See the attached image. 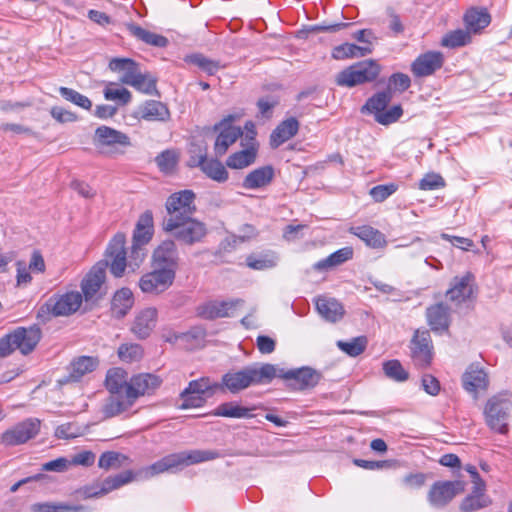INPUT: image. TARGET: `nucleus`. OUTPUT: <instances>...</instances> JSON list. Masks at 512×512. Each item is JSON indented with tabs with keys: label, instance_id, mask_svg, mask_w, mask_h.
Returning <instances> with one entry per match:
<instances>
[{
	"label": "nucleus",
	"instance_id": "obj_1",
	"mask_svg": "<svg viewBox=\"0 0 512 512\" xmlns=\"http://www.w3.org/2000/svg\"><path fill=\"white\" fill-rule=\"evenodd\" d=\"M277 375V367L270 363L249 365L222 376L219 390L236 394L252 385L270 383Z\"/></svg>",
	"mask_w": 512,
	"mask_h": 512
},
{
	"label": "nucleus",
	"instance_id": "obj_2",
	"mask_svg": "<svg viewBox=\"0 0 512 512\" xmlns=\"http://www.w3.org/2000/svg\"><path fill=\"white\" fill-rule=\"evenodd\" d=\"M82 299V294L77 291L62 295L55 294L39 307L36 318L40 323L45 324L52 317L69 316L79 309Z\"/></svg>",
	"mask_w": 512,
	"mask_h": 512
},
{
	"label": "nucleus",
	"instance_id": "obj_3",
	"mask_svg": "<svg viewBox=\"0 0 512 512\" xmlns=\"http://www.w3.org/2000/svg\"><path fill=\"white\" fill-rule=\"evenodd\" d=\"M42 336L37 325L29 328L18 327L0 339V358H4L18 349L23 355L31 353Z\"/></svg>",
	"mask_w": 512,
	"mask_h": 512
},
{
	"label": "nucleus",
	"instance_id": "obj_4",
	"mask_svg": "<svg viewBox=\"0 0 512 512\" xmlns=\"http://www.w3.org/2000/svg\"><path fill=\"white\" fill-rule=\"evenodd\" d=\"M220 457L216 450H189L169 454L151 465L153 474L163 473L182 466H189L206 461L215 460Z\"/></svg>",
	"mask_w": 512,
	"mask_h": 512
},
{
	"label": "nucleus",
	"instance_id": "obj_5",
	"mask_svg": "<svg viewBox=\"0 0 512 512\" xmlns=\"http://www.w3.org/2000/svg\"><path fill=\"white\" fill-rule=\"evenodd\" d=\"M163 229L167 232H173V236L186 245L202 242L207 234L206 225L192 217L182 220L168 218L163 222Z\"/></svg>",
	"mask_w": 512,
	"mask_h": 512
},
{
	"label": "nucleus",
	"instance_id": "obj_6",
	"mask_svg": "<svg viewBox=\"0 0 512 512\" xmlns=\"http://www.w3.org/2000/svg\"><path fill=\"white\" fill-rule=\"evenodd\" d=\"M219 391V382L212 381L209 377H201L192 380L188 386L180 393L182 400L180 409L199 408L206 403V398L213 396Z\"/></svg>",
	"mask_w": 512,
	"mask_h": 512
},
{
	"label": "nucleus",
	"instance_id": "obj_7",
	"mask_svg": "<svg viewBox=\"0 0 512 512\" xmlns=\"http://www.w3.org/2000/svg\"><path fill=\"white\" fill-rule=\"evenodd\" d=\"M380 73V65L374 60L358 62L336 75L335 82L341 87H354L375 80Z\"/></svg>",
	"mask_w": 512,
	"mask_h": 512
},
{
	"label": "nucleus",
	"instance_id": "obj_8",
	"mask_svg": "<svg viewBox=\"0 0 512 512\" xmlns=\"http://www.w3.org/2000/svg\"><path fill=\"white\" fill-rule=\"evenodd\" d=\"M512 410V402L503 396L491 397L484 408L487 426L500 434L508 432V419Z\"/></svg>",
	"mask_w": 512,
	"mask_h": 512
},
{
	"label": "nucleus",
	"instance_id": "obj_9",
	"mask_svg": "<svg viewBox=\"0 0 512 512\" xmlns=\"http://www.w3.org/2000/svg\"><path fill=\"white\" fill-rule=\"evenodd\" d=\"M392 100L390 89L378 92L369 98L362 110H367L374 114L375 121L382 125H389L396 122L403 114L402 107L395 105L386 110L387 105Z\"/></svg>",
	"mask_w": 512,
	"mask_h": 512
},
{
	"label": "nucleus",
	"instance_id": "obj_10",
	"mask_svg": "<svg viewBox=\"0 0 512 512\" xmlns=\"http://www.w3.org/2000/svg\"><path fill=\"white\" fill-rule=\"evenodd\" d=\"M94 144L102 154L114 156L123 154L124 150L131 146L130 137L108 126H100L95 131Z\"/></svg>",
	"mask_w": 512,
	"mask_h": 512
},
{
	"label": "nucleus",
	"instance_id": "obj_11",
	"mask_svg": "<svg viewBox=\"0 0 512 512\" xmlns=\"http://www.w3.org/2000/svg\"><path fill=\"white\" fill-rule=\"evenodd\" d=\"M125 244V234L117 233L108 244L105 252L106 259L101 261L107 263V267L110 268V272L117 278L123 276L127 267V252Z\"/></svg>",
	"mask_w": 512,
	"mask_h": 512
},
{
	"label": "nucleus",
	"instance_id": "obj_12",
	"mask_svg": "<svg viewBox=\"0 0 512 512\" xmlns=\"http://www.w3.org/2000/svg\"><path fill=\"white\" fill-rule=\"evenodd\" d=\"M276 377L283 379L291 389L305 390L315 387L321 379V374L311 367H301L287 371L277 368Z\"/></svg>",
	"mask_w": 512,
	"mask_h": 512
},
{
	"label": "nucleus",
	"instance_id": "obj_13",
	"mask_svg": "<svg viewBox=\"0 0 512 512\" xmlns=\"http://www.w3.org/2000/svg\"><path fill=\"white\" fill-rule=\"evenodd\" d=\"M152 271L145 273L139 280V287L143 293L159 295L168 290L174 283L176 275L163 269L152 267Z\"/></svg>",
	"mask_w": 512,
	"mask_h": 512
},
{
	"label": "nucleus",
	"instance_id": "obj_14",
	"mask_svg": "<svg viewBox=\"0 0 512 512\" xmlns=\"http://www.w3.org/2000/svg\"><path fill=\"white\" fill-rule=\"evenodd\" d=\"M153 236V215L147 210L142 213L137 221L136 228L133 233V245L131 258L142 262L144 258L143 246L146 245Z\"/></svg>",
	"mask_w": 512,
	"mask_h": 512
},
{
	"label": "nucleus",
	"instance_id": "obj_15",
	"mask_svg": "<svg viewBox=\"0 0 512 512\" xmlns=\"http://www.w3.org/2000/svg\"><path fill=\"white\" fill-rule=\"evenodd\" d=\"M464 490L465 483L463 481H437L428 492V501L435 508H443Z\"/></svg>",
	"mask_w": 512,
	"mask_h": 512
},
{
	"label": "nucleus",
	"instance_id": "obj_16",
	"mask_svg": "<svg viewBox=\"0 0 512 512\" xmlns=\"http://www.w3.org/2000/svg\"><path fill=\"white\" fill-rule=\"evenodd\" d=\"M40 430V421L36 418L26 419L1 435V442L5 446L24 444L34 438Z\"/></svg>",
	"mask_w": 512,
	"mask_h": 512
},
{
	"label": "nucleus",
	"instance_id": "obj_17",
	"mask_svg": "<svg viewBox=\"0 0 512 512\" xmlns=\"http://www.w3.org/2000/svg\"><path fill=\"white\" fill-rule=\"evenodd\" d=\"M152 267L169 270L176 275L179 267V253L173 240H164L154 249Z\"/></svg>",
	"mask_w": 512,
	"mask_h": 512
},
{
	"label": "nucleus",
	"instance_id": "obj_18",
	"mask_svg": "<svg viewBox=\"0 0 512 512\" xmlns=\"http://www.w3.org/2000/svg\"><path fill=\"white\" fill-rule=\"evenodd\" d=\"M195 194L191 190H183L172 194L166 201L169 218L179 220L189 218L195 212Z\"/></svg>",
	"mask_w": 512,
	"mask_h": 512
},
{
	"label": "nucleus",
	"instance_id": "obj_19",
	"mask_svg": "<svg viewBox=\"0 0 512 512\" xmlns=\"http://www.w3.org/2000/svg\"><path fill=\"white\" fill-rule=\"evenodd\" d=\"M162 384V379L152 373H140L129 379L127 394L136 402L139 397L152 395Z\"/></svg>",
	"mask_w": 512,
	"mask_h": 512
},
{
	"label": "nucleus",
	"instance_id": "obj_20",
	"mask_svg": "<svg viewBox=\"0 0 512 512\" xmlns=\"http://www.w3.org/2000/svg\"><path fill=\"white\" fill-rule=\"evenodd\" d=\"M232 118V116H229L214 126L215 130L220 131L214 144V151L217 156H223L228 148L243 135L240 127L229 124Z\"/></svg>",
	"mask_w": 512,
	"mask_h": 512
},
{
	"label": "nucleus",
	"instance_id": "obj_21",
	"mask_svg": "<svg viewBox=\"0 0 512 512\" xmlns=\"http://www.w3.org/2000/svg\"><path fill=\"white\" fill-rule=\"evenodd\" d=\"M99 365V359L92 356L74 358L67 367V375L58 380L59 385L78 382L86 374L93 372Z\"/></svg>",
	"mask_w": 512,
	"mask_h": 512
},
{
	"label": "nucleus",
	"instance_id": "obj_22",
	"mask_svg": "<svg viewBox=\"0 0 512 512\" xmlns=\"http://www.w3.org/2000/svg\"><path fill=\"white\" fill-rule=\"evenodd\" d=\"M475 294L474 276L466 273L452 280L451 288L446 292L447 299L456 306L471 299Z\"/></svg>",
	"mask_w": 512,
	"mask_h": 512
},
{
	"label": "nucleus",
	"instance_id": "obj_23",
	"mask_svg": "<svg viewBox=\"0 0 512 512\" xmlns=\"http://www.w3.org/2000/svg\"><path fill=\"white\" fill-rule=\"evenodd\" d=\"M412 359L416 366L425 368L432 360L431 338L428 331L417 330L412 338Z\"/></svg>",
	"mask_w": 512,
	"mask_h": 512
},
{
	"label": "nucleus",
	"instance_id": "obj_24",
	"mask_svg": "<svg viewBox=\"0 0 512 512\" xmlns=\"http://www.w3.org/2000/svg\"><path fill=\"white\" fill-rule=\"evenodd\" d=\"M444 58L441 52L429 51L419 55L411 65V71L416 77H426L433 74L443 65Z\"/></svg>",
	"mask_w": 512,
	"mask_h": 512
},
{
	"label": "nucleus",
	"instance_id": "obj_25",
	"mask_svg": "<svg viewBox=\"0 0 512 512\" xmlns=\"http://www.w3.org/2000/svg\"><path fill=\"white\" fill-rule=\"evenodd\" d=\"M107 263L97 262L81 282V289L86 301L91 300L103 285L106 277Z\"/></svg>",
	"mask_w": 512,
	"mask_h": 512
},
{
	"label": "nucleus",
	"instance_id": "obj_26",
	"mask_svg": "<svg viewBox=\"0 0 512 512\" xmlns=\"http://www.w3.org/2000/svg\"><path fill=\"white\" fill-rule=\"evenodd\" d=\"M188 165L190 167H200L214 181L221 183L228 179V172L223 164L216 159L208 160L204 151L197 158L194 157L192 160H188Z\"/></svg>",
	"mask_w": 512,
	"mask_h": 512
},
{
	"label": "nucleus",
	"instance_id": "obj_27",
	"mask_svg": "<svg viewBox=\"0 0 512 512\" xmlns=\"http://www.w3.org/2000/svg\"><path fill=\"white\" fill-rule=\"evenodd\" d=\"M158 312L154 307H148L140 311L131 327L133 334L139 339L150 336L157 323Z\"/></svg>",
	"mask_w": 512,
	"mask_h": 512
},
{
	"label": "nucleus",
	"instance_id": "obj_28",
	"mask_svg": "<svg viewBox=\"0 0 512 512\" xmlns=\"http://www.w3.org/2000/svg\"><path fill=\"white\" fill-rule=\"evenodd\" d=\"M134 404L127 393L124 395L110 393L101 406V413L104 419L113 418L128 411Z\"/></svg>",
	"mask_w": 512,
	"mask_h": 512
},
{
	"label": "nucleus",
	"instance_id": "obj_29",
	"mask_svg": "<svg viewBox=\"0 0 512 512\" xmlns=\"http://www.w3.org/2000/svg\"><path fill=\"white\" fill-rule=\"evenodd\" d=\"M243 301L240 299L231 301H211L199 307V315L204 319H216L230 316V310L236 308Z\"/></svg>",
	"mask_w": 512,
	"mask_h": 512
},
{
	"label": "nucleus",
	"instance_id": "obj_30",
	"mask_svg": "<svg viewBox=\"0 0 512 512\" xmlns=\"http://www.w3.org/2000/svg\"><path fill=\"white\" fill-rule=\"evenodd\" d=\"M299 130V122L296 118L291 117L282 121L270 135V145L278 148L286 141L294 137Z\"/></svg>",
	"mask_w": 512,
	"mask_h": 512
},
{
	"label": "nucleus",
	"instance_id": "obj_31",
	"mask_svg": "<svg viewBox=\"0 0 512 512\" xmlns=\"http://www.w3.org/2000/svg\"><path fill=\"white\" fill-rule=\"evenodd\" d=\"M429 326L434 331H446L450 324V309L444 303H437L427 308Z\"/></svg>",
	"mask_w": 512,
	"mask_h": 512
},
{
	"label": "nucleus",
	"instance_id": "obj_32",
	"mask_svg": "<svg viewBox=\"0 0 512 512\" xmlns=\"http://www.w3.org/2000/svg\"><path fill=\"white\" fill-rule=\"evenodd\" d=\"M465 390L476 393L478 390H485L488 387V376L478 366L470 365L462 377Z\"/></svg>",
	"mask_w": 512,
	"mask_h": 512
},
{
	"label": "nucleus",
	"instance_id": "obj_33",
	"mask_svg": "<svg viewBox=\"0 0 512 512\" xmlns=\"http://www.w3.org/2000/svg\"><path fill=\"white\" fill-rule=\"evenodd\" d=\"M109 69L114 72H123L120 81L130 85L128 81H134L141 73L139 65L130 58H113L109 62Z\"/></svg>",
	"mask_w": 512,
	"mask_h": 512
},
{
	"label": "nucleus",
	"instance_id": "obj_34",
	"mask_svg": "<svg viewBox=\"0 0 512 512\" xmlns=\"http://www.w3.org/2000/svg\"><path fill=\"white\" fill-rule=\"evenodd\" d=\"M274 175V168L271 165L254 169L246 175L242 186L245 189H258L265 187L272 182Z\"/></svg>",
	"mask_w": 512,
	"mask_h": 512
},
{
	"label": "nucleus",
	"instance_id": "obj_35",
	"mask_svg": "<svg viewBox=\"0 0 512 512\" xmlns=\"http://www.w3.org/2000/svg\"><path fill=\"white\" fill-rule=\"evenodd\" d=\"M318 313L327 321L336 322L344 315L342 304L334 298L319 297L316 300Z\"/></svg>",
	"mask_w": 512,
	"mask_h": 512
},
{
	"label": "nucleus",
	"instance_id": "obj_36",
	"mask_svg": "<svg viewBox=\"0 0 512 512\" xmlns=\"http://www.w3.org/2000/svg\"><path fill=\"white\" fill-rule=\"evenodd\" d=\"M464 22L469 33H479L491 22V16L485 8H471L464 15Z\"/></svg>",
	"mask_w": 512,
	"mask_h": 512
},
{
	"label": "nucleus",
	"instance_id": "obj_37",
	"mask_svg": "<svg viewBox=\"0 0 512 512\" xmlns=\"http://www.w3.org/2000/svg\"><path fill=\"white\" fill-rule=\"evenodd\" d=\"M350 233L372 248H383L387 243L382 232L368 225L351 227Z\"/></svg>",
	"mask_w": 512,
	"mask_h": 512
},
{
	"label": "nucleus",
	"instance_id": "obj_38",
	"mask_svg": "<svg viewBox=\"0 0 512 512\" xmlns=\"http://www.w3.org/2000/svg\"><path fill=\"white\" fill-rule=\"evenodd\" d=\"M128 385V374L124 369L112 368L108 370L105 378V386L109 393L126 394Z\"/></svg>",
	"mask_w": 512,
	"mask_h": 512
},
{
	"label": "nucleus",
	"instance_id": "obj_39",
	"mask_svg": "<svg viewBox=\"0 0 512 512\" xmlns=\"http://www.w3.org/2000/svg\"><path fill=\"white\" fill-rule=\"evenodd\" d=\"M141 118L147 121H167L170 118L169 109L165 104L156 100L146 101L140 107Z\"/></svg>",
	"mask_w": 512,
	"mask_h": 512
},
{
	"label": "nucleus",
	"instance_id": "obj_40",
	"mask_svg": "<svg viewBox=\"0 0 512 512\" xmlns=\"http://www.w3.org/2000/svg\"><path fill=\"white\" fill-rule=\"evenodd\" d=\"M247 147L241 151L230 155L226 161V165L232 169H243L255 162L257 147L252 144H246Z\"/></svg>",
	"mask_w": 512,
	"mask_h": 512
},
{
	"label": "nucleus",
	"instance_id": "obj_41",
	"mask_svg": "<svg viewBox=\"0 0 512 512\" xmlns=\"http://www.w3.org/2000/svg\"><path fill=\"white\" fill-rule=\"evenodd\" d=\"M353 257L351 247L341 248L313 265L314 270L324 271L339 266Z\"/></svg>",
	"mask_w": 512,
	"mask_h": 512
},
{
	"label": "nucleus",
	"instance_id": "obj_42",
	"mask_svg": "<svg viewBox=\"0 0 512 512\" xmlns=\"http://www.w3.org/2000/svg\"><path fill=\"white\" fill-rule=\"evenodd\" d=\"M133 294L129 288L118 290L112 299L111 308L117 318L124 317L133 306Z\"/></svg>",
	"mask_w": 512,
	"mask_h": 512
},
{
	"label": "nucleus",
	"instance_id": "obj_43",
	"mask_svg": "<svg viewBox=\"0 0 512 512\" xmlns=\"http://www.w3.org/2000/svg\"><path fill=\"white\" fill-rule=\"evenodd\" d=\"M372 52L370 46H358L352 43H344L336 46L332 51V57L337 60L364 57Z\"/></svg>",
	"mask_w": 512,
	"mask_h": 512
},
{
	"label": "nucleus",
	"instance_id": "obj_44",
	"mask_svg": "<svg viewBox=\"0 0 512 512\" xmlns=\"http://www.w3.org/2000/svg\"><path fill=\"white\" fill-rule=\"evenodd\" d=\"M32 512H86V507L82 505H69L66 503H35L31 505Z\"/></svg>",
	"mask_w": 512,
	"mask_h": 512
},
{
	"label": "nucleus",
	"instance_id": "obj_45",
	"mask_svg": "<svg viewBox=\"0 0 512 512\" xmlns=\"http://www.w3.org/2000/svg\"><path fill=\"white\" fill-rule=\"evenodd\" d=\"M215 416L229 418H250L252 414L250 409L236 405L234 402H226L220 404L213 413Z\"/></svg>",
	"mask_w": 512,
	"mask_h": 512
},
{
	"label": "nucleus",
	"instance_id": "obj_46",
	"mask_svg": "<svg viewBox=\"0 0 512 512\" xmlns=\"http://www.w3.org/2000/svg\"><path fill=\"white\" fill-rule=\"evenodd\" d=\"M133 479V473L131 471H125L115 476H109L103 481L99 482L102 495H106L109 492L120 488L121 486L131 482Z\"/></svg>",
	"mask_w": 512,
	"mask_h": 512
},
{
	"label": "nucleus",
	"instance_id": "obj_47",
	"mask_svg": "<svg viewBox=\"0 0 512 512\" xmlns=\"http://www.w3.org/2000/svg\"><path fill=\"white\" fill-rule=\"evenodd\" d=\"M367 338L359 336L353 338L351 341H337V347L351 357H356L362 354L367 346Z\"/></svg>",
	"mask_w": 512,
	"mask_h": 512
},
{
	"label": "nucleus",
	"instance_id": "obj_48",
	"mask_svg": "<svg viewBox=\"0 0 512 512\" xmlns=\"http://www.w3.org/2000/svg\"><path fill=\"white\" fill-rule=\"evenodd\" d=\"M471 41L469 31L457 29L447 33L441 40V45L448 48L462 47Z\"/></svg>",
	"mask_w": 512,
	"mask_h": 512
},
{
	"label": "nucleus",
	"instance_id": "obj_49",
	"mask_svg": "<svg viewBox=\"0 0 512 512\" xmlns=\"http://www.w3.org/2000/svg\"><path fill=\"white\" fill-rule=\"evenodd\" d=\"M384 374L396 382H404L409 378V373L403 368L399 360H389L383 363Z\"/></svg>",
	"mask_w": 512,
	"mask_h": 512
},
{
	"label": "nucleus",
	"instance_id": "obj_50",
	"mask_svg": "<svg viewBox=\"0 0 512 512\" xmlns=\"http://www.w3.org/2000/svg\"><path fill=\"white\" fill-rule=\"evenodd\" d=\"M130 86L134 87L136 90L148 94H158L157 88H156V78L152 77L150 74H143L140 73V75L134 80L129 81Z\"/></svg>",
	"mask_w": 512,
	"mask_h": 512
},
{
	"label": "nucleus",
	"instance_id": "obj_51",
	"mask_svg": "<svg viewBox=\"0 0 512 512\" xmlns=\"http://www.w3.org/2000/svg\"><path fill=\"white\" fill-rule=\"evenodd\" d=\"M119 358L127 363L139 361L143 356L141 345L136 343L122 344L118 348Z\"/></svg>",
	"mask_w": 512,
	"mask_h": 512
},
{
	"label": "nucleus",
	"instance_id": "obj_52",
	"mask_svg": "<svg viewBox=\"0 0 512 512\" xmlns=\"http://www.w3.org/2000/svg\"><path fill=\"white\" fill-rule=\"evenodd\" d=\"M186 60L198 66L201 70L206 72L208 75H214L220 69V64L217 61L209 59L202 54H192L187 56Z\"/></svg>",
	"mask_w": 512,
	"mask_h": 512
},
{
	"label": "nucleus",
	"instance_id": "obj_53",
	"mask_svg": "<svg viewBox=\"0 0 512 512\" xmlns=\"http://www.w3.org/2000/svg\"><path fill=\"white\" fill-rule=\"evenodd\" d=\"M59 93L65 100H67L83 109L90 110L92 107L91 100L88 97H86L85 95L80 94L79 92H77L74 89L67 88V87H60Z\"/></svg>",
	"mask_w": 512,
	"mask_h": 512
},
{
	"label": "nucleus",
	"instance_id": "obj_54",
	"mask_svg": "<svg viewBox=\"0 0 512 512\" xmlns=\"http://www.w3.org/2000/svg\"><path fill=\"white\" fill-rule=\"evenodd\" d=\"M127 459L128 458L125 455L119 452L107 451L101 454L98 466L106 470L110 468H119Z\"/></svg>",
	"mask_w": 512,
	"mask_h": 512
},
{
	"label": "nucleus",
	"instance_id": "obj_55",
	"mask_svg": "<svg viewBox=\"0 0 512 512\" xmlns=\"http://www.w3.org/2000/svg\"><path fill=\"white\" fill-rule=\"evenodd\" d=\"M490 504V500L485 495H468L463 499L460 505V509L463 512H473L482 508L487 507Z\"/></svg>",
	"mask_w": 512,
	"mask_h": 512
},
{
	"label": "nucleus",
	"instance_id": "obj_56",
	"mask_svg": "<svg viewBox=\"0 0 512 512\" xmlns=\"http://www.w3.org/2000/svg\"><path fill=\"white\" fill-rule=\"evenodd\" d=\"M155 161L163 172H171L178 162V154L174 150H165L160 153Z\"/></svg>",
	"mask_w": 512,
	"mask_h": 512
},
{
	"label": "nucleus",
	"instance_id": "obj_57",
	"mask_svg": "<svg viewBox=\"0 0 512 512\" xmlns=\"http://www.w3.org/2000/svg\"><path fill=\"white\" fill-rule=\"evenodd\" d=\"M104 97L106 100L119 101L121 105H126L131 101L132 95L126 88L107 87L104 90Z\"/></svg>",
	"mask_w": 512,
	"mask_h": 512
},
{
	"label": "nucleus",
	"instance_id": "obj_58",
	"mask_svg": "<svg viewBox=\"0 0 512 512\" xmlns=\"http://www.w3.org/2000/svg\"><path fill=\"white\" fill-rule=\"evenodd\" d=\"M445 181L440 174L428 173L419 182V189L421 190H436L443 188Z\"/></svg>",
	"mask_w": 512,
	"mask_h": 512
},
{
	"label": "nucleus",
	"instance_id": "obj_59",
	"mask_svg": "<svg viewBox=\"0 0 512 512\" xmlns=\"http://www.w3.org/2000/svg\"><path fill=\"white\" fill-rule=\"evenodd\" d=\"M398 186L394 183L377 185L370 190L371 197L376 202H383L397 191Z\"/></svg>",
	"mask_w": 512,
	"mask_h": 512
},
{
	"label": "nucleus",
	"instance_id": "obj_60",
	"mask_svg": "<svg viewBox=\"0 0 512 512\" xmlns=\"http://www.w3.org/2000/svg\"><path fill=\"white\" fill-rule=\"evenodd\" d=\"M410 85L411 80L408 75L404 73H394L389 78L387 89H390L391 92L392 89L404 92L410 87Z\"/></svg>",
	"mask_w": 512,
	"mask_h": 512
},
{
	"label": "nucleus",
	"instance_id": "obj_61",
	"mask_svg": "<svg viewBox=\"0 0 512 512\" xmlns=\"http://www.w3.org/2000/svg\"><path fill=\"white\" fill-rule=\"evenodd\" d=\"M247 266L254 270H264L272 268L276 265L274 258L268 256L255 257L248 256L246 259Z\"/></svg>",
	"mask_w": 512,
	"mask_h": 512
},
{
	"label": "nucleus",
	"instance_id": "obj_62",
	"mask_svg": "<svg viewBox=\"0 0 512 512\" xmlns=\"http://www.w3.org/2000/svg\"><path fill=\"white\" fill-rule=\"evenodd\" d=\"M70 466V461L65 457H59L57 459L48 461L42 465L43 471H52V472H64L68 470Z\"/></svg>",
	"mask_w": 512,
	"mask_h": 512
},
{
	"label": "nucleus",
	"instance_id": "obj_63",
	"mask_svg": "<svg viewBox=\"0 0 512 512\" xmlns=\"http://www.w3.org/2000/svg\"><path fill=\"white\" fill-rule=\"evenodd\" d=\"M50 114L59 123L74 122L77 119L73 112L59 106L52 107Z\"/></svg>",
	"mask_w": 512,
	"mask_h": 512
},
{
	"label": "nucleus",
	"instance_id": "obj_64",
	"mask_svg": "<svg viewBox=\"0 0 512 512\" xmlns=\"http://www.w3.org/2000/svg\"><path fill=\"white\" fill-rule=\"evenodd\" d=\"M421 382H422V387L427 394H429L431 396H436L439 393L440 383L437 380V378H435L431 374H424L422 376Z\"/></svg>",
	"mask_w": 512,
	"mask_h": 512
}]
</instances>
